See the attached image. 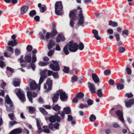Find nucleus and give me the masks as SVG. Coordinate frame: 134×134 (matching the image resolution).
<instances>
[{"label": "nucleus", "mask_w": 134, "mask_h": 134, "mask_svg": "<svg viewBox=\"0 0 134 134\" xmlns=\"http://www.w3.org/2000/svg\"><path fill=\"white\" fill-rule=\"evenodd\" d=\"M6 103L7 105H6L7 111L12 112L13 110V105L8 95H7L5 98Z\"/></svg>", "instance_id": "obj_1"}, {"label": "nucleus", "mask_w": 134, "mask_h": 134, "mask_svg": "<svg viewBox=\"0 0 134 134\" xmlns=\"http://www.w3.org/2000/svg\"><path fill=\"white\" fill-rule=\"evenodd\" d=\"M118 50L120 53H123L125 52V49L123 47H118Z\"/></svg>", "instance_id": "obj_45"}, {"label": "nucleus", "mask_w": 134, "mask_h": 134, "mask_svg": "<svg viewBox=\"0 0 134 134\" xmlns=\"http://www.w3.org/2000/svg\"><path fill=\"white\" fill-rule=\"evenodd\" d=\"M117 88L118 90L122 89L124 88V86L123 85L120 84L117 85Z\"/></svg>", "instance_id": "obj_49"}, {"label": "nucleus", "mask_w": 134, "mask_h": 134, "mask_svg": "<svg viewBox=\"0 0 134 134\" xmlns=\"http://www.w3.org/2000/svg\"><path fill=\"white\" fill-rule=\"evenodd\" d=\"M57 34V32L55 29V27L53 26V30L51 33V34L53 36H55Z\"/></svg>", "instance_id": "obj_42"}, {"label": "nucleus", "mask_w": 134, "mask_h": 134, "mask_svg": "<svg viewBox=\"0 0 134 134\" xmlns=\"http://www.w3.org/2000/svg\"><path fill=\"white\" fill-rule=\"evenodd\" d=\"M29 8V7L25 5L22 7L20 9L21 13L22 14H24L27 12Z\"/></svg>", "instance_id": "obj_22"}, {"label": "nucleus", "mask_w": 134, "mask_h": 134, "mask_svg": "<svg viewBox=\"0 0 134 134\" xmlns=\"http://www.w3.org/2000/svg\"><path fill=\"white\" fill-rule=\"evenodd\" d=\"M22 130L20 128L15 129L13 130L10 134H18L22 132Z\"/></svg>", "instance_id": "obj_24"}, {"label": "nucleus", "mask_w": 134, "mask_h": 134, "mask_svg": "<svg viewBox=\"0 0 134 134\" xmlns=\"http://www.w3.org/2000/svg\"><path fill=\"white\" fill-rule=\"evenodd\" d=\"M126 71L127 74H130L131 73V69L128 67H127L126 69Z\"/></svg>", "instance_id": "obj_57"}, {"label": "nucleus", "mask_w": 134, "mask_h": 134, "mask_svg": "<svg viewBox=\"0 0 134 134\" xmlns=\"http://www.w3.org/2000/svg\"><path fill=\"white\" fill-rule=\"evenodd\" d=\"M77 79V77L75 76H74L72 77V80H71V81L72 82H74L75 81H76Z\"/></svg>", "instance_id": "obj_60"}, {"label": "nucleus", "mask_w": 134, "mask_h": 134, "mask_svg": "<svg viewBox=\"0 0 134 134\" xmlns=\"http://www.w3.org/2000/svg\"><path fill=\"white\" fill-rule=\"evenodd\" d=\"M114 83V81L112 79H110L109 81V83L111 85H113Z\"/></svg>", "instance_id": "obj_64"}, {"label": "nucleus", "mask_w": 134, "mask_h": 134, "mask_svg": "<svg viewBox=\"0 0 134 134\" xmlns=\"http://www.w3.org/2000/svg\"><path fill=\"white\" fill-rule=\"evenodd\" d=\"M114 37L115 38L116 41L121 40L120 35L118 32H114Z\"/></svg>", "instance_id": "obj_36"}, {"label": "nucleus", "mask_w": 134, "mask_h": 134, "mask_svg": "<svg viewBox=\"0 0 134 134\" xmlns=\"http://www.w3.org/2000/svg\"><path fill=\"white\" fill-rule=\"evenodd\" d=\"M82 11L81 10L80 12V13L79 15V19L78 21V24L79 25H80L83 26V24L84 22V16L83 15V13H82Z\"/></svg>", "instance_id": "obj_10"}, {"label": "nucleus", "mask_w": 134, "mask_h": 134, "mask_svg": "<svg viewBox=\"0 0 134 134\" xmlns=\"http://www.w3.org/2000/svg\"><path fill=\"white\" fill-rule=\"evenodd\" d=\"M52 64H51L49 66L50 68L53 70L57 71L59 70V67L58 66V64L56 61L52 60Z\"/></svg>", "instance_id": "obj_6"}, {"label": "nucleus", "mask_w": 134, "mask_h": 134, "mask_svg": "<svg viewBox=\"0 0 134 134\" xmlns=\"http://www.w3.org/2000/svg\"><path fill=\"white\" fill-rule=\"evenodd\" d=\"M46 78H44V77H42V76L40 77V79L39 81V83L38 85V90L39 91L40 90V85L43 82V81L44 79Z\"/></svg>", "instance_id": "obj_29"}, {"label": "nucleus", "mask_w": 134, "mask_h": 134, "mask_svg": "<svg viewBox=\"0 0 134 134\" xmlns=\"http://www.w3.org/2000/svg\"><path fill=\"white\" fill-rule=\"evenodd\" d=\"M59 97L57 92L55 94H54V96L52 98L53 102L54 103L56 102L58 99Z\"/></svg>", "instance_id": "obj_31"}, {"label": "nucleus", "mask_w": 134, "mask_h": 134, "mask_svg": "<svg viewBox=\"0 0 134 134\" xmlns=\"http://www.w3.org/2000/svg\"><path fill=\"white\" fill-rule=\"evenodd\" d=\"M5 65V63L2 60H0V66L1 68H3Z\"/></svg>", "instance_id": "obj_58"}, {"label": "nucleus", "mask_w": 134, "mask_h": 134, "mask_svg": "<svg viewBox=\"0 0 134 134\" xmlns=\"http://www.w3.org/2000/svg\"><path fill=\"white\" fill-rule=\"evenodd\" d=\"M92 76L93 80L96 83H99V79L98 75L95 73H92Z\"/></svg>", "instance_id": "obj_17"}, {"label": "nucleus", "mask_w": 134, "mask_h": 134, "mask_svg": "<svg viewBox=\"0 0 134 134\" xmlns=\"http://www.w3.org/2000/svg\"><path fill=\"white\" fill-rule=\"evenodd\" d=\"M125 96L129 98L132 97L133 96L132 94L131 93H126Z\"/></svg>", "instance_id": "obj_63"}, {"label": "nucleus", "mask_w": 134, "mask_h": 134, "mask_svg": "<svg viewBox=\"0 0 134 134\" xmlns=\"http://www.w3.org/2000/svg\"><path fill=\"white\" fill-rule=\"evenodd\" d=\"M29 112L30 113H34L35 111V109L34 107H29Z\"/></svg>", "instance_id": "obj_40"}, {"label": "nucleus", "mask_w": 134, "mask_h": 134, "mask_svg": "<svg viewBox=\"0 0 134 134\" xmlns=\"http://www.w3.org/2000/svg\"><path fill=\"white\" fill-rule=\"evenodd\" d=\"M126 106L127 107H131L132 104H134V99H130L129 101L125 102Z\"/></svg>", "instance_id": "obj_15"}, {"label": "nucleus", "mask_w": 134, "mask_h": 134, "mask_svg": "<svg viewBox=\"0 0 134 134\" xmlns=\"http://www.w3.org/2000/svg\"><path fill=\"white\" fill-rule=\"evenodd\" d=\"M64 111L66 114H69L70 112V108L69 107L65 108L63 109Z\"/></svg>", "instance_id": "obj_37"}, {"label": "nucleus", "mask_w": 134, "mask_h": 134, "mask_svg": "<svg viewBox=\"0 0 134 134\" xmlns=\"http://www.w3.org/2000/svg\"><path fill=\"white\" fill-rule=\"evenodd\" d=\"M37 93L35 92H33L32 93L31 92L28 91L27 92V96L29 99V100L31 103H33L32 96L35 98L37 96Z\"/></svg>", "instance_id": "obj_8"}, {"label": "nucleus", "mask_w": 134, "mask_h": 134, "mask_svg": "<svg viewBox=\"0 0 134 134\" xmlns=\"http://www.w3.org/2000/svg\"><path fill=\"white\" fill-rule=\"evenodd\" d=\"M113 127L115 128H119L120 127V125L117 123L114 122L113 124Z\"/></svg>", "instance_id": "obj_59"}, {"label": "nucleus", "mask_w": 134, "mask_h": 134, "mask_svg": "<svg viewBox=\"0 0 134 134\" xmlns=\"http://www.w3.org/2000/svg\"><path fill=\"white\" fill-rule=\"evenodd\" d=\"M64 72L66 73H68L69 72V69L68 67L64 66V68L63 69Z\"/></svg>", "instance_id": "obj_54"}, {"label": "nucleus", "mask_w": 134, "mask_h": 134, "mask_svg": "<svg viewBox=\"0 0 134 134\" xmlns=\"http://www.w3.org/2000/svg\"><path fill=\"white\" fill-rule=\"evenodd\" d=\"M116 113L117 115L119 117V119L124 124V126H126L122 112L119 110H118L116 111Z\"/></svg>", "instance_id": "obj_11"}, {"label": "nucleus", "mask_w": 134, "mask_h": 134, "mask_svg": "<svg viewBox=\"0 0 134 134\" xmlns=\"http://www.w3.org/2000/svg\"><path fill=\"white\" fill-rule=\"evenodd\" d=\"M96 119V118L95 115L93 114H91L90 118V120L91 121L94 122Z\"/></svg>", "instance_id": "obj_39"}, {"label": "nucleus", "mask_w": 134, "mask_h": 134, "mask_svg": "<svg viewBox=\"0 0 134 134\" xmlns=\"http://www.w3.org/2000/svg\"><path fill=\"white\" fill-rule=\"evenodd\" d=\"M30 86L31 90H36L37 88L38 89V85H37L34 81L33 80L30 83Z\"/></svg>", "instance_id": "obj_14"}, {"label": "nucleus", "mask_w": 134, "mask_h": 134, "mask_svg": "<svg viewBox=\"0 0 134 134\" xmlns=\"http://www.w3.org/2000/svg\"><path fill=\"white\" fill-rule=\"evenodd\" d=\"M76 11L74 10L71 11L69 13L70 17L72 20H75L76 14L75 13Z\"/></svg>", "instance_id": "obj_16"}, {"label": "nucleus", "mask_w": 134, "mask_h": 134, "mask_svg": "<svg viewBox=\"0 0 134 134\" xmlns=\"http://www.w3.org/2000/svg\"><path fill=\"white\" fill-rule=\"evenodd\" d=\"M32 58V60H31V63H30V65L32 69L34 71L35 69V66L34 63L37 60L36 54H33Z\"/></svg>", "instance_id": "obj_12"}, {"label": "nucleus", "mask_w": 134, "mask_h": 134, "mask_svg": "<svg viewBox=\"0 0 134 134\" xmlns=\"http://www.w3.org/2000/svg\"><path fill=\"white\" fill-rule=\"evenodd\" d=\"M36 13V12L35 10H33L31 11L29 13V15L30 16L33 17Z\"/></svg>", "instance_id": "obj_44"}, {"label": "nucleus", "mask_w": 134, "mask_h": 134, "mask_svg": "<svg viewBox=\"0 0 134 134\" xmlns=\"http://www.w3.org/2000/svg\"><path fill=\"white\" fill-rule=\"evenodd\" d=\"M65 40V38L62 34H59L57 36L56 38V42L58 43L59 42L61 41H63Z\"/></svg>", "instance_id": "obj_21"}, {"label": "nucleus", "mask_w": 134, "mask_h": 134, "mask_svg": "<svg viewBox=\"0 0 134 134\" xmlns=\"http://www.w3.org/2000/svg\"><path fill=\"white\" fill-rule=\"evenodd\" d=\"M46 31L43 30L42 32H40L39 34V36L41 40H44V36L46 35Z\"/></svg>", "instance_id": "obj_26"}, {"label": "nucleus", "mask_w": 134, "mask_h": 134, "mask_svg": "<svg viewBox=\"0 0 134 134\" xmlns=\"http://www.w3.org/2000/svg\"><path fill=\"white\" fill-rule=\"evenodd\" d=\"M116 41L117 42L116 44L118 46L121 45L123 43V42L121 40H118Z\"/></svg>", "instance_id": "obj_56"}, {"label": "nucleus", "mask_w": 134, "mask_h": 134, "mask_svg": "<svg viewBox=\"0 0 134 134\" xmlns=\"http://www.w3.org/2000/svg\"><path fill=\"white\" fill-rule=\"evenodd\" d=\"M49 63V62H43L41 61L38 63V65L41 66H44L47 65Z\"/></svg>", "instance_id": "obj_41"}, {"label": "nucleus", "mask_w": 134, "mask_h": 134, "mask_svg": "<svg viewBox=\"0 0 134 134\" xmlns=\"http://www.w3.org/2000/svg\"><path fill=\"white\" fill-rule=\"evenodd\" d=\"M52 76L55 79H58L59 78V75L57 72H53L52 74Z\"/></svg>", "instance_id": "obj_51"}, {"label": "nucleus", "mask_w": 134, "mask_h": 134, "mask_svg": "<svg viewBox=\"0 0 134 134\" xmlns=\"http://www.w3.org/2000/svg\"><path fill=\"white\" fill-rule=\"evenodd\" d=\"M20 83V80L17 78H15L13 79V84L14 86L17 87L19 86Z\"/></svg>", "instance_id": "obj_23"}, {"label": "nucleus", "mask_w": 134, "mask_h": 134, "mask_svg": "<svg viewBox=\"0 0 134 134\" xmlns=\"http://www.w3.org/2000/svg\"><path fill=\"white\" fill-rule=\"evenodd\" d=\"M97 94L98 97L99 98H102L103 97V94L102 91V90L99 89L97 91Z\"/></svg>", "instance_id": "obj_32"}, {"label": "nucleus", "mask_w": 134, "mask_h": 134, "mask_svg": "<svg viewBox=\"0 0 134 134\" xmlns=\"http://www.w3.org/2000/svg\"><path fill=\"white\" fill-rule=\"evenodd\" d=\"M129 32L128 30H124L122 32V35L125 38L128 36Z\"/></svg>", "instance_id": "obj_25"}, {"label": "nucleus", "mask_w": 134, "mask_h": 134, "mask_svg": "<svg viewBox=\"0 0 134 134\" xmlns=\"http://www.w3.org/2000/svg\"><path fill=\"white\" fill-rule=\"evenodd\" d=\"M7 51L10 52V53L11 54H12L13 52V48L11 47L8 46L7 48Z\"/></svg>", "instance_id": "obj_43"}, {"label": "nucleus", "mask_w": 134, "mask_h": 134, "mask_svg": "<svg viewBox=\"0 0 134 134\" xmlns=\"http://www.w3.org/2000/svg\"><path fill=\"white\" fill-rule=\"evenodd\" d=\"M55 45L54 42L53 40L49 41L48 47L49 49L52 48Z\"/></svg>", "instance_id": "obj_28"}, {"label": "nucleus", "mask_w": 134, "mask_h": 134, "mask_svg": "<svg viewBox=\"0 0 134 134\" xmlns=\"http://www.w3.org/2000/svg\"><path fill=\"white\" fill-rule=\"evenodd\" d=\"M54 127L56 130H58L59 128V124L58 123L56 122L54 125Z\"/></svg>", "instance_id": "obj_52"}, {"label": "nucleus", "mask_w": 134, "mask_h": 134, "mask_svg": "<svg viewBox=\"0 0 134 134\" xmlns=\"http://www.w3.org/2000/svg\"><path fill=\"white\" fill-rule=\"evenodd\" d=\"M48 126H43V128H45L42 130V131L44 132L45 133H50V130L48 129Z\"/></svg>", "instance_id": "obj_33"}, {"label": "nucleus", "mask_w": 134, "mask_h": 134, "mask_svg": "<svg viewBox=\"0 0 134 134\" xmlns=\"http://www.w3.org/2000/svg\"><path fill=\"white\" fill-rule=\"evenodd\" d=\"M23 55H22L20 56V58L18 59V60L20 62V63L25 62V59H23Z\"/></svg>", "instance_id": "obj_55"}, {"label": "nucleus", "mask_w": 134, "mask_h": 134, "mask_svg": "<svg viewBox=\"0 0 134 134\" xmlns=\"http://www.w3.org/2000/svg\"><path fill=\"white\" fill-rule=\"evenodd\" d=\"M69 50L71 52H75L78 49V45L76 43L73 41L69 42L68 44Z\"/></svg>", "instance_id": "obj_3"}, {"label": "nucleus", "mask_w": 134, "mask_h": 134, "mask_svg": "<svg viewBox=\"0 0 134 134\" xmlns=\"http://www.w3.org/2000/svg\"><path fill=\"white\" fill-rule=\"evenodd\" d=\"M47 70L46 69H45L42 71L40 73L41 76L46 78L47 77Z\"/></svg>", "instance_id": "obj_30"}, {"label": "nucleus", "mask_w": 134, "mask_h": 134, "mask_svg": "<svg viewBox=\"0 0 134 134\" xmlns=\"http://www.w3.org/2000/svg\"><path fill=\"white\" fill-rule=\"evenodd\" d=\"M52 80L49 79H47L46 84L44 85V88L45 90V92L49 91L52 89Z\"/></svg>", "instance_id": "obj_5"}, {"label": "nucleus", "mask_w": 134, "mask_h": 134, "mask_svg": "<svg viewBox=\"0 0 134 134\" xmlns=\"http://www.w3.org/2000/svg\"><path fill=\"white\" fill-rule=\"evenodd\" d=\"M36 120L38 130V133H40L41 132H42V130L41 128V127L42 125V124L40 123L39 120L38 119H37Z\"/></svg>", "instance_id": "obj_19"}, {"label": "nucleus", "mask_w": 134, "mask_h": 134, "mask_svg": "<svg viewBox=\"0 0 134 134\" xmlns=\"http://www.w3.org/2000/svg\"><path fill=\"white\" fill-rule=\"evenodd\" d=\"M84 48V46L83 44L82 43H80L79 48L80 50H83Z\"/></svg>", "instance_id": "obj_61"}, {"label": "nucleus", "mask_w": 134, "mask_h": 134, "mask_svg": "<svg viewBox=\"0 0 134 134\" xmlns=\"http://www.w3.org/2000/svg\"><path fill=\"white\" fill-rule=\"evenodd\" d=\"M46 10V7L44 5H42L40 9V11L41 12H45Z\"/></svg>", "instance_id": "obj_46"}, {"label": "nucleus", "mask_w": 134, "mask_h": 134, "mask_svg": "<svg viewBox=\"0 0 134 134\" xmlns=\"http://www.w3.org/2000/svg\"><path fill=\"white\" fill-rule=\"evenodd\" d=\"M31 57L30 54H26L24 57L25 62H26L30 64L31 63Z\"/></svg>", "instance_id": "obj_18"}, {"label": "nucleus", "mask_w": 134, "mask_h": 134, "mask_svg": "<svg viewBox=\"0 0 134 134\" xmlns=\"http://www.w3.org/2000/svg\"><path fill=\"white\" fill-rule=\"evenodd\" d=\"M55 13L59 15L62 14V10L63 8V6L62 4V2L58 1L57 2L55 5Z\"/></svg>", "instance_id": "obj_2"}, {"label": "nucleus", "mask_w": 134, "mask_h": 134, "mask_svg": "<svg viewBox=\"0 0 134 134\" xmlns=\"http://www.w3.org/2000/svg\"><path fill=\"white\" fill-rule=\"evenodd\" d=\"M80 100L76 97L74 98L72 100V102L74 103H77Z\"/></svg>", "instance_id": "obj_62"}, {"label": "nucleus", "mask_w": 134, "mask_h": 134, "mask_svg": "<svg viewBox=\"0 0 134 134\" xmlns=\"http://www.w3.org/2000/svg\"><path fill=\"white\" fill-rule=\"evenodd\" d=\"M14 91L16 92V94L22 102H24L25 101L24 92L23 90L20 89L16 88L14 90Z\"/></svg>", "instance_id": "obj_4"}, {"label": "nucleus", "mask_w": 134, "mask_h": 134, "mask_svg": "<svg viewBox=\"0 0 134 134\" xmlns=\"http://www.w3.org/2000/svg\"><path fill=\"white\" fill-rule=\"evenodd\" d=\"M21 53L20 49L16 48L15 50V54L16 55H19Z\"/></svg>", "instance_id": "obj_48"}, {"label": "nucleus", "mask_w": 134, "mask_h": 134, "mask_svg": "<svg viewBox=\"0 0 134 134\" xmlns=\"http://www.w3.org/2000/svg\"><path fill=\"white\" fill-rule=\"evenodd\" d=\"M109 25H111L114 27H116L118 26V24L117 23L111 21L109 22Z\"/></svg>", "instance_id": "obj_38"}, {"label": "nucleus", "mask_w": 134, "mask_h": 134, "mask_svg": "<svg viewBox=\"0 0 134 134\" xmlns=\"http://www.w3.org/2000/svg\"><path fill=\"white\" fill-rule=\"evenodd\" d=\"M18 44L17 41L16 40H14L13 41H11L8 42V45L14 47Z\"/></svg>", "instance_id": "obj_27"}, {"label": "nucleus", "mask_w": 134, "mask_h": 134, "mask_svg": "<svg viewBox=\"0 0 134 134\" xmlns=\"http://www.w3.org/2000/svg\"><path fill=\"white\" fill-rule=\"evenodd\" d=\"M39 109L40 111L43 114L47 115V112L43 108H39Z\"/></svg>", "instance_id": "obj_47"}, {"label": "nucleus", "mask_w": 134, "mask_h": 134, "mask_svg": "<svg viewBox=\"0 0 134 134\" xmlns=\"http://www.w3.org/2000/svg\"><path fill=\"white\" fill-rule=\"evenodd\" d=\"M68 48V47L67 44L65 46L63 49V51L64 53L66 55H67L69 53Z\"/></svg>", "instance_id": "obj_35"}, {"label": "nucleus", "mask_w": 134, "mask_h": 134, "mask_svg": "<svg viewBox=\"0 0 134 134\" xmlns=\"http://www.w3.org/2000/svg\"><path fill=\"white\" fill-rule=\"evenodd\" d=\"M92 33L94 35V37L97 40H99L101 39V37L99 36L98 32L96 30H93L92 31Z\"/></svg>", "instance_id": "obj_20"}, {"label": "nucleus", "mask_w": 134, "mask_h": 134, "mask_svg": "<svg viewBox=\"0 0 134 134\" xmlns=\"http://www.w3.org/2000/svg\"><path fill=\"white\" fill-rule=\"evenodd\" d=\"M50 122L53 123L55 122L56 120L57 122H59L60 121V117L57 114L55 115L50 117L49 119Z\"/></svg>", "instance_id": "obj_9"}, {"label": "nucleus", "mask_w": 134, "mask_h": 134, "mask_svg": "<svg viewBox=\"0 0 134 134\" xmlns=\"http://www.w3.org/2000/svg\"><path fill=\"white\" fill-rule=\"evenodd\" d=\"M60 107L58 106V105H56L54 107H53V109L55 111L58 110L60 109Z\"/></svg>", "instance_id": "obj_50"}, {"label": "nucleus", "mask_w": 134, "mask_h": 134, "mask_svg": "<svg viewBox=\"0 0 134 134\" xmlns=\"http://www.w3.org/2000/svg\"><path fill=\"white\" fill-rule=\"evenodd\" d=\"M58 96H60V98L62 101H65L67 97L65 93L62 90H59L57 92Z\"/></svg>", "instance_id": "obj_7"}, {"label": "nucleus", "mask_w": 134, "mask_h": 134, "mask_svg": "<svg viewBox=\"0 0 134 134\" xmlns=\"http://www.w3.org/2000/svg\"><path fill=\"white\" fill-rule=\"evenodd\" d=\"M32 48V47L31 45H28L26 47V49L27 51L29 52L31 51Z\"/></svg>", "instance_id": "obj_53"}, {"label": "nucleus", "mask_w": 134, "mask_h": 134, "mask_svg": "<svg viewBox=\"0 0 134 134\" xmlns=\"http://www.w3.org/2000/svg\"><path fill=\"white\" fill-rule=\"evenodd\" d=\"M84 94L82 92H80L77 94L76 95V97L80 100L84 96Z\"/></svg>", "instance_id": "obj_34"}, {"label": "nucleus", "mask_w": 134, "mask_h": 134, "mask_svg": "<svg viewBox=\"0 0 134 134\" xmlns=\"http://www.w3.org/2000/svg\"><path fill=\"white\" fill-rule=\"evenodd\" d=\"M88 85H89V87L91 92L92 93H95L96 91V88L94 84L89 82L88 83Z\"/></svg>", "instance_id": "obj_13"}]
</instances>
